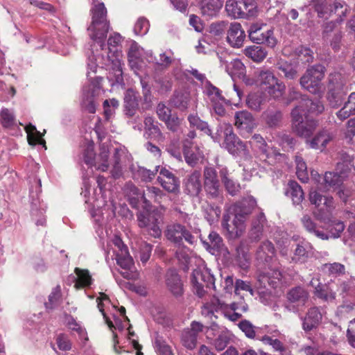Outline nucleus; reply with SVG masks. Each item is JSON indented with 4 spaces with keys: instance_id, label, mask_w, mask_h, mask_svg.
Masks as SVG:
<instances>
[{
    "instance_id": "1",
    "label": "nucleus",
    "mask_w": 355,
    "mask_h": 355,
    "mask_svg": "<svg viewBox=\"0 0 355 355\" xmlns=\"http://www.w3.org/2000/svg\"><path fill=\"white\" fill-rule=\"evenodd\" d=\"M92 21L87 27L90 39L97 44L101 49V58L102 64L110 67L113 70V77L116 83L123 80V71L121 67V51L119 45L121 42V36L119 33L111 35L107 43L104 40L110 28V23L107 18V9L103 3L93 0V6L91 9Z\"/></svg>"
},
{
    "instance_id": "2",
    "label": "nucleus",
    "mask_w": 355,
    "mask_h": 355,
    "mask_svg": "<svg viewBox=\"0 0 355 355\" xmlns=\"http://www.w3.org/2000/svg\"><path fill=\"white\" fill-rule=\"evenodd\" d=\"M211 139L220 144L221 148H225L230 154L241 157L245 161L252 158L247 144L243 142L234 134L230 123L221 122L216 128V131L211 135Z\"/></svg>"
},
{
    "instance_id": "3",
    "label": "nucleus",
    "mask_w": 355,
    "mask_h": 355,
    "mask_svg": "<svg viewBox=\"0 0 355 355\" xmlns=\"http://www.w3.org/2000/svg\"><path fill=\"white\" fill-rule=\"evenodd\" d=\"M252 213V208L245 202H237L229 209V214L225 216L222 223L232 239L241 236L245 230V221Z\"/></svg>"
},
{
    "instance_id": "4",
    "label": "nucleus",
    "mask_w": 355,
    "mask_h": 355,
    "mask_svg": "<svg viewBox=\"0 0 355 355\" xmlns=\"http://www.w3.org/2000/svg\"><path fill=\"white\" fill-rule=\"evenodd\" d=\"M200 232L199 228L173 222L166 227L164 235L176 247H182L184 241L191 245H195L198 237H200Z\"/></svg>"
},
{
    "instance_id": "5",
    "label": "nucleus",
    "mask_w": 355,
    "mask_h": 355,
    "mask_svg": "<svg viewBox=\"0 0 355 355\" xmlns=\"http://www.w3.org/2000/svg\"><path fill=\"white\" fill-rule=\"evenodd\" d=\"M110 251L113 254L112 258L114 259L113 257H114L116 263L121 268L125 270V271L121 272V275L127 279H132V275L128 270L131 269L134 264L133 260L129 254L127 246L119 237L115 236L113 239L108 254H110Z\"/></svg>"
},
{
    "instance_id": "6",
    "label": "nucleus",
    "mask_w": 355,
    "mask_h": 355,
    "mask_svg": "<svg viewBox=\"0 0 355 355\" xmlns=\"http://www.w3.org/2000/svg\"><path fill=\"white\" fill-rule=\"evenodd\" d=\"M202 93L207 105L218 116L225 114L224 103L225 97L222 95V91L214 85L210 81H205L202 86Z\"/></svg>"
},
{
    "instance_id": "7",
    "label": "nucleus",
    "mask_w": 355,
    "mask_h": 355,
    "mask_svg": "<svg viewBox=\"0 0 355 355\" xmlns=\"http://www.w3.org/2000/svg\"><path fill=\"white\" fill-rule=\"evenodd\" d=\"M291 123L293 131L299 137L309 139L318 127V121L310 119L304 121L303 114L299 112V107H295L291 111Z\"/></svg>"
},
{
    "instance_id": "8",
    "label": "nucleus",
    "mask_w": 355,
    "mask_h": 355,
    "mask_svg": "<svg viewBox=\"0 0 355 355\" xmlns=\"http://www.w3.org/2000/svg\"><path fill=\"white\" fill-rule=\"evenodd\" d=\"M254 0H227L225 10L229 16L234 18H248L257 13Z\"/></svg>"
},
{
    "instance_id": "9",
    "label": "nucleus",
    "mask_w": 355,
    "mask_h": 355,
    "mask_svg": "<svg viewBox=\"0 0 355 355\" xmlns=\"http://www.w3.org/2000/svg\"><path fill=\"white\" fill-rule=\"evenodd\" d=\"M191 282L196 293L201 297L205 293L204 287L209 288L214 286L215 279L211 270L203 266L193 270Z\"/></svg>"
},
{
    "instance_id": "10",
    "label": "nucleus",
    "mask_w": 355,
    "mask_h": 355,
    "mask_svg": "<svg viewBox=\"0 0 355 355\" xmlns=\"http://www.w3.org/2000/svg\"><path fill=\"white\" fill-rule=\"evenodd\" d=\"M325 68L321 64H317L308 69L300 78V85L311 93L319 91L321 80L324 76Z\"/></svg>"
},
{
    "instance_id": "11",
    "label": "nucleus",
    "mask_w": 355,
    "mask_h": 355,
    "mask_svg": "<svg viewBox=\"0 0 355 355\" xmlns=\"http://www.w3.org/2000/svg\"><path fill=\"white\" fill-rule=\"evenodd\" d=\"M250 40L258 44H265L269 47H274L277 44V40L274 36L272 29L264 30V27L259 24H252L248 31Z\"/></svg>"
},
{
    "instance_id": "12",
    "label": "nucleus",
    "mask_w": 355,
    "mask_h": 355,
    "mask_svg": "<svg viewBox=\"0 0 355 355\" xmlns=\"http://www.w3.org/2000/svg\"><path fill=\"white\" fill-rule=\"evenodd\" d=\"M206 334L209 343L218 351L223 350L229 343V333L215 323L207 328Z\"/></svg>"
},
{
    "instance_id": "13",
    "label": "nucleus",
    "mask_w": 355,
    "mask_h": 355,
    "mask_svg": "<svg viewBox=\"0 0 355 355\" xmlns=\"http://www.w3.org/2000/svg\"><path fill=\"white\" fill-rule=\"evenodd\" d=\"M158 215L156 213L143 212L137 215L138 225L149 235L157 238L161 235Z\"/></svg>"
},
{
    "instance_id": "14",
    "label": "nucleus",
    "mask_w": 355,
    "mask_h": 355,
    "mask_svg": "<svg viewBox=\"0 0 355 355\" xmlns=\"http://www.w3.org/2000/svg\"><path fill=\"white\" fill-rule=\"evenodd\" d=\"M204 188L210 198H217L220 196V182L216 171L212 167H206L203 172Z\"/></svg>"
},
{
    "instance_id": "15",
    "label": "nucleus",
    "mask_w": 355,
    "mask_h": 355,
    "mask_svg": "<svg viewBox=\"0 0 355 355\" xmlns=\"http://www.w3.org/2000/svg\"><path fill=\"white\" fill-rule=\"evenodd\" d=\"M204 326L200 322L193 321L190 327L184 329L181 334V343L188 349H193L197 345L198 337L203 331Z\"/></svg>"
},
{
    "instance_id": "16",
    "label": "nucleus",
    "mask_w": 355,
    "mask_h": 355,
    "mask_svg": "<svg viewBox=\"0 0 355 355\" xmlns=\"http://www.w3.org/2000/svg\"><path fill=\"white\" fill-rule=\"evenodd\" d=\"M234 119V125L242 135L251 133L257 126L254 116L246 110L236 112Z\"/></svg>"
},
{
    "instance_id": "17",
    "label": "nucleus",
    "mask_w": 355,
    "mask_h": 355,
    "mask_svg": "<svg viewBox=\"0 0 355 355\" xmlns=\"http://www.w3.org/2000/svg\"><path fill=\"white\" fill-rule=\"evenodd\" d=\"M165 284L167 290L175 298H179L184 294V284L177 271L168 270L165 275Z\"/></svg>"
},
{
    "instance_id": "18",
    "label": "nucleus",
    "mask_w": 355,
    "mask_h": 355,
    "mask_svg": "<svg viewBox=\"0 0 355 355\" xmlns=\"http://www.w3.org/2000/svg\"><path fill=\"white\" fill-rule=\"evenodd\" d=\"M184 191L191 197H198L202 191L201 173L195 170L187 175L183 181Z\"/></svg>"
},
{
    "instance_id": "19",
    "label": "nucleus",
    "mask_w": 355,
    "mask_h": 355,
    "mask_svg": "<svg viewBox=\"0 0 355 355\" xmlns=\"http://www.w3.org/2000/svg\"><path fill=\"white\" fill-rule=\"evenodd\" d=\"M157 181L169 193H176L180 189L179 179L168 169L160 167Z\"/></svg>"
},
{
    "instance_id": "20",
    "label": "nucleus",
    "mask_w": 355,
    "mask_h": 355,
    "mask_svg": "<svg viewBox=\"0 0 355 355\" xmlns=\"http://www.w3.org/2000/svg\"><path fill=\"white\" fill-rule=\"evenodd\" d=\"M275 262L270 265H266L265 271H262L258 277L259 282L264 287L266 284L273 288L276 287L282 277V272L276 267Z\"/></svg>"
},
{
    "instance_id": "21",
    "label": "nucleus",
    "mask_w": 355,
    "mask_h": 355,
    "mask_svg": "<svg viewBox=\"0 0 355 355\" xmlns=\"http://www.w3.org/2000/svg\"><path fill=\"white\" fill-rule=\"evenodd\" d=\"M288 301L292 304L295 311H299L303 308L309 298V292L302 286L291 288L286 295Z\"/></svg>"
},
{
    "instance_id": "22",
    "label": "nucleus",
    "mask_w": 355,
    "mask_h": 355,
    "mask_svg": "<svg viewBox=\"0 0 355 355\" xmlns=\"http://www.w3.org/2000/svg\"><path fill=\"white\" fill-rule=\"evenodd\" d=\"M256 258L259 264L270 265L275 259V248L272 242L265 241L258 247Z\"/></svg>"
},
{
    "instance_id": "23",
    "label": "nucleus",
    "mask_w": 355,
    "mask_h": 355,
    "mask_svg": "<svg viewBox=\"0 0 355 355\" xmlns=\"http://www.w3.org/2000/svg\"><path fill=\"white\" fill-rule=\"evenodd\" d=\"M295 107H299V112L302 114L307 113L318 115L324 110V106L320 99L315 98L312 100L306 96L302 97Z\"/></svg>"
},
{
    "instance_id": "24",
    "label": "nucleus",
    "mask_w": 355,
    "mask_h": 355,
    "mask_svg": "<svg viewBox=\"0 0 355 355\" xmlns=\"http://www.w3.org/2000/svg\"><path fill=\"white\" fill-rule=\"evenodd\" d=\"M322 315L320 309L317 306L309 308L304 317L302 318V329L305 331H310L316 329L321 323Z\"/></svg>"
},
{
    "instance_id": "25",
    "label": "nucleus",
    "mask_w": 355,
    "mask_h": 355,
    "mask_svg": "<svg viewBox=\"0 0 355 355\" xmlns=\"http://www.w3.org/2000/svg\"><path fill=\"white\" fill-rule=\"evenodd\" d=\"M245 38V31L239 23H232L227 33V41L234 48L241 47Z\"/></svg>"
},
{
    "instance_id": "26",
    "label": "nucleus",
    "mask_w": 355,
    "mask_h": 355,
    "mask_svg": "<svg viewBox=\"0 0 355 355\" xmlns=\"http://www.w3.org/2000/svg\"><path fill=\"white\" fill-rule=\"evenodd\" d=\"M267 225V220L263 213L259 212L253 217L249 236L251 241H258L263 236Z\"/></svg>"
},
{
    "instance_id": "27",
    "label": "nucleus",
    "mask_w": 355,
    "mask_h": 355,
    "mask_svg": "<svg viewBox=\"0 0 355 355\" xmlns=\"http://www.w3.org/2000/svg\"><path fill=\"white\" fill-rule=\"evenodd\" d=\"M131 191L134 195L140 194L141 200L147 206H149L152 202L159 203L161 199L164 196L160 189L155 187H147L142 193H139V189L132 185Z\"/></svg>"
},
{
    "instance_id": "28",
    "label": "nucleus",
    "mask_w": 355,
    "mask_h": 355,
    "mask_svg": "<svg viewBox=\"0 0 355 355\" xmlns=\"http://www.w3.org/2000/svg\"><path fill=\"white\" fill-rule=\"evenodd\" d=\"M334 137V135L330 130L323 128L306 143L311 148L322 150Z\"/></svg>"
},
{
    "instance_id": "29",
    "label": "nucleus",
    "mask_w": 355,
    "mask_h": 355,
    "mask_svg": "<svg viewBox=\"0 0 355 355\" xmlns=\"http://www.w3.org/2000/svg\"><path fill=\"white\" fill-rule=\"evenodd\" d=\"M250 144L260 159L266 160L269 156L270 147L264 138L259 134H254L252 137Z\"/></svg>"
},
{
    "instance_id": "30",
    "label": "nucleus",
    "mask_w": 355,
    "mask_h": 355,
    "mask_svg": "<svg viewBox=\"0 0 355 355\" xmlns=\"http://www.w3.org/2000/svg\"><path fill=\"white\" fill-rule=\"evenodd\" d=\"M209 242L204 241L202 238L198 237L202 241L204 247L212 254L222 252L224 248L223 239L216 232H211L208 236Z\"/></svg>"
},
{
    "instance_id": "31",
    "label": "nucleus",
    "mask_w": 355,
    "mask_h": 355,
    "mask_svg": "<svg viewBox=\"0 0 355 355\" xmlns=\"http://www.w3.org/2000/svg\"><path fill=\"white\" fill-rule=\"evenodd\" d=\"M223 4V0H202L200 3L201 13L207 19L216 17L220 10Z\"/></svg>"
},
{
    "instance_id": "32",
    "label": "nucleus",
    "mask_w": 355,
    "mask_h": 355,
    "mask_svg": "<svg viewBox=\"0 0 355 355\" xmlns=\"http://www.w3.org/2000/svg\"><path fill=\"white\" fill-rule=\"evenodd\" d=\"M144 135L147 139L160 141L164 138L157 122H155L154 119L151 116H146L144 119Z\"/></svg>"
},
{
    "instance_id": "33",
    "label": "nucleus",
    "mask_w": 355,
    "mask_h": 355,
    "mask_svg": "<svg viewBox=\"0 0 355 355\" xmlns=\"http://www.w3.org/2000/svg\"><path fill=\"white\" fill-rule=\"evenodd\" d=\"M139 107V97L133 89H128L124 96V112L128 116H133Z\"/></svg>"
},
{
    "instance_id": "34",
    "label": "nucleus",
    "mask_w": 355,
    "mask_h": 355,
    "mask_svg": "<svg viewBox=\"0 0 355 355\" xmlns=\"http://www.w3.org/2000/svg\"><path fill=\"white\" fill-rule=\"evenodd\" d=\"M309 200L311 204L315 205L318 207L322 205L325 206L327 212L331 211L334 207L333 198L323 196L318 191H311L310 192Z\"/></svg>"
},
{
    "instance_id": "35",
    "label": "nucleus",
    "mask_w": 355,
    "mask_h": 355,
    "mask_svg": "<svg viewBox=\"0 0 355 355\" xmlns=\"http://www.w3.org/2000/svg\"><path fill=\"white\" fill-rule=\"evenodd\" d=\"M338 159L336 170L341 175L347 176L354 166L353 159L347 153L342 151L339 153Z\"/></svg>"
},
{
    "instance_id": "36",
    "label": "nucleus",
    "mask_w": 355,
    "mask_h": 355,
    "mask_svg": "<svg viewBox=\"0 0 355 355\" xmlns=\"http://www.w3.org/2000/svg\"><path fill=\"white\" fill-rule=\"evenodd\" d=\"M346 176L341 175L338 171L336 172H326L323 181L327 189H333L336 190L343 185L344 178Z\"/></svg>"
},
{
    "instance_id": "37",
    "label": "nucleus",
    "mask_w": 355,
    "mask_h": 355,
    "mask_svg": "<svg viewBox=\"0 0 355 355\" xmlns=\"http://www.w3.org/2000/svg\"><path fill=\"white\" fill-rule=\"evenodd\" d=\"M244 54L254 62H261L266 58L268 52L261 46L252 45L244 49Z\"/></svg>"
},
{
    "instance_id": "38",
    "label": "nucleus",
    "mask_w": 355,
    "mask_h": 355,
    "mask_svg": "<svg viewBox=\"0 0 355 355\" xmlns=\"http://www.w3.org/2000/svg\"><path fill=\"white\" fill-rule=\"evenodd\" d=\"M285 194L289 196L295 205H300L304 199L302 187L295 181H290Z\"/></svg>"
},
{
    "instance_id": "39",
    "label": "nucleus",
    "mask_w": 355,
    "mask_h": 355,
    "mask_svg": "<svg viewBox=\"0 0 355 355\" xmlns=\"http://www.w3.org/2000/svg\"><path fill=\"white\" fill-rule=\"evenodd\" d=\"M126 156V150L124 148H115L114 153V162L111 170L112 176L116 179L122 175L121 162L122 159Z\"/></svg>"
},
{
    "instance_id": "40",
    "label": "nucleus",
    "mask_w": 355,
    "mask_h": 355,
    "mask_svg": "<svg viewBox=\"0 0 355 355\" xmlns=\"http://www.w3.org/2000/svg\"><path fill=\"white\" fill-rule=\"evenodd\" d=\"M191 96L188 92H175L171 99V105L181 110H186L189 105Z\"/></svg>"
},
{
    "instance_id": "41",
    "label": "nucleus",
    "mask_w": 355,
    "mask_h": 355,
    "mask_svg": "<svg viewBox=\"0 0 355 355\" xmlns=\"http://www.w3.org/2000/svg\"><path fill=\"white\" fill-rule=\"evenodd\" d=\"M326 232L327 239L330 238L336 239L340 236L341 233L345 229V225L343 222L329 220L328 223H324L322 227Z\"/></svg>"
},
{
    "instance_id": "42",
    "label": "nucleus",
    "mask_w": 355,
    "mask_h": 355,
    "mask_svg": "<svg viewBox=\"0 0 355 355\" xmlns=\"http://www.w3.org/2000/svg\"><path fill=\"white\" fill-rule=\"evenodd\" d=\"M315 295L324 302H331L336 300V293L327 285H322L318 283L314 291Z\"/></svg>"
},
{
    "instance_id": "43",
    "label": "nucleus",
    "mask_w": 355,
    "mask_h": 355,
    "mask_svg": "<svg viewBox=\"0 0 355 355\" xmlns=\"http://www.w3.org/2000/svg\"><path fill=\"white\" fill-rule=\"evenodd\" d=\"M226 71L232 76L243 78L245 75V67L239 59L232 60L226 65Z\"/></svg>"
},
{
    "instance_id": "44",
    "label": "nucleus",
    "mask_w": 355,
    "mask_h": 355,
    "mask_svg": "<svg viewBox=\"0 0 355 355\" xmlns=\"http://www.w3.org/2000/svg\"><path fill=\"white\" fill-rule=\"evenodd\" d=\"M309 243L305 241L299 243L294 250L292 261L294 262L304 263L309 257Z\"/></svg>"
},
{
    "instance_id": "45",
    "label": "nucleus",
    "mask_w": 355,
    "mask_h": 355,
    "mask_svg": "<svg viewBox=\"0 0 355 355\" xmlns=\"http://www.w3.org/2000/svg\"><path fill=\"white\" fill-rule=\"evenodd\" d=\"M302 223L304 227L310 233L313 234L318 238L322 240H327V234L324 231L320 230L317 228L315 223L313 221L311 217L308 215L304 216L302 219Z\"/></svg>"
},
{
    "instance_id": "46",
    "label": "nucleus",
    "mask_w": 355,
    "mask_h": 355,
    "mask_svg": "<svg viewBox=\"0 0 355 355\" xmlns=\"http://www.w3.org/2000/svg\"><path fill=\"white\" fill-rule=\"evenodd\" d=\"M187 120L191 128H196L204 132L205 134L211 137L212 134L211 129L209 128L208 123L200 119L196 114H191L188 116Z\"/></svg>"
},
{
    "instance_id": "47",
    "label": "nucleus",
    "mask_w": 355,
    "mask_h": 355,
    "mask_svg": "<svg viewBox=\"0 0 355 355\" xmlns=\"http://www.w3.org/2000/svg\"><path fill=\"white\" fill-rule=\"evenodd\" d=\"M75 273L77 275V280L75 286L76 288L88 287L92 283V278L88 270L75 268Z\"/></svg>"
},
{
    "instance_id": "48",
    "label": "nucleus",
    "mask_w": 355,
    "mask_h": 355,
    "mask_svg": "<svg viewBox=\"0 0 355 355\" xmlns=\"http://www.w3.org/2000/svg\"><path fill=\"white\" fill-rule=\"evenodd\" d=\"M108 146L105 144H102L100 146V153L98 158V162L96 163L97 169L102 171H106L108 169V157H109Z\"/></svg>"
},
{
    "instance_id": "49",
    "label": "nucleus",
    "mask_w": 355,
    "mask_h": 355,
    "mask_svg": "<svg viewBox=\"0 0 355 355\" xmlns=\"http://www.w3.org/2000/svg\"><path fill=\"white\" fill-rule=\"evenodd\" d=\"M345 80L340 73H331L329 77L328 89L344 91Z\"/></svg>"
},
{
    "instance_id": "50",
    "label": "nucleus",
    "mask_w": 355,
    "mask_h": 355,
    "mask_svg": "<svg viewBox=\"0 0 355 355\" xmlns=\"http://www.w3.org/2000/svg\"><path fill=\"white\" fill-rule=\"evenodd\" d=\"M323 268L328 272L329 275L335 277L340 276L345 273V266L338 262L325 263L323 265Z\"/></svg>"
},
{
    "instance_id": "51",
    "label": "nucleus",
    "mask_w": 355,
    "mask_h": 355,
    "mask_svg": "<svg viewBox=\"0 0 355 355\" xmlns=\"http://www.w3.org/2000/svg\"><path fill=\"white\" fill-rule=\"evenodd\" d=\"M344 94L345 91H336L332 89H328L327 99L331 106L333 107H338L343 101Z\"/></svg>"
},
{
    "instance_id": "52",
    "label": "nucleus",
    "mask_w": 355,
    "mask_h": 355,
    "mask_svg": "<svg viewBox=\"0 0 355 355\" xmlns=\"http://www.w3.org/2000/svg\"><path fill=\"white\" fill-rule=\"evenodd\" d=\"M61 301V289L60 286L55 287L49 295V301L45 303L46 309H52L58 306Z\"/></svg>"
},
{
    "instance_id": "53",
    "label": "nucleus",
    "mask_w": 355,
    "mask_h": 355,
    "mask_svg": "<svg viewBox=\"0 0 355 355\" xmlns=\"http://www.w3.org/2000/svg\"><path fill=\"white\" fill-rule=\"evenodd\" d=\"M282 117V112L277 110H268L264 113L266 122L270 127L277 126L280 122Z\"/></svg>"
},
{
    "instance_id": "54",
    "label": "nucleus",
    "mask_w": 355,
    "mask_h": 355,
    "mask_svg": "<svg viewBox=\"0 0 355 355\" xmlns=\"http://www.w3.org/2000/svg\"><path fill=\"white\" fill-rule=\"evenodd\" d=\"M285 85L277 80L273 85L268 86V88H264L268 94L274 98H278L282 96L285 92Z\"/></svg>"
},
{
    "instance_id": "55",
    "label": "nucleus",
    "mask_w": 355,
    "mask_h": 355,
    "mask_svg": "<svg viewBox=\"0 0 355 355\" xmlns=\"http://www.w3.org/2000/svg\"><path fill=\"white\" fill-rule=\"evenodd\" d=\"M263 103L262 96L259 94L254 93L248 95L246 103L251 110L259 111L261 110V105Z\"/></svg>"
},
{
    "instance_id": "56",
    "label": "nucleus",
    "mask_w": 355,
    "mask_h": 355,
    "mask_svg": "<svg viewBox=\"0 0 355 355\" xmlns=\"http://www.w3.org/2000/svg\"><path fill=\"white\" fill-rule=\"evenodd\" d=\"M239 327L240 329L244 332L245 336L250 338L256 337V332L259 328L254 327L250 321L247 320H242L239 322Z\"/></svg>"
},
{
    "instance_id": "57",
    "label": "nucleus",
    "mask_w": 355,
    "mask_h": 355,
    "mask_svg": "<svg viewBox=\"0 0 355 355\" xmlns=\"http://www.w3.org/2000/svg\"><path fill=\"white\" fill-rule=\"evenodd\" d=\"M159 169V166H157L153 171L147 169L144 167H139L137 170V175L143 181L150 182L154 179Z\"/></svg>"
},
{
    "instance_id": "58",
    "label": "nucleus",
    "mask_w": 355,
    "mask_h": 355,
    "mask_svg": "<svg viewBox=\"0 0 355 355\" xmlns=\"http://www.w3.org/2000/svg\"><path fill=\"white\" fill-rule=\"evenodd\" d=\"M101 53L99 55H92V57L89 58V62L87 63V67L88 69L90 70L92 72L96 73L97 67L99 65H101V67H106L109 71L110 75L113 76V70L111 69L110 67L105 66L102 64V61L101 58Z\"/></svg>"
},
{
    "instance_id": "59",
    "label": "nucleus",
    "mask_w": 355,
    "mask_h": 355,
    "mask_svg": "<svg viewBox=\"0 0 355 355\" xmlns=\"http://www.w3.org/2000/svg\"><path fill=\"white\" fill-rule=\"evenodd\" d=\"M259 78L261 84L266 86L264 88H268V86L273 85L278 80L273 73L268 70L261 71Z\"/></svg>"
},
{
    "instance_id": "60",
    "label": "nucleus",
    "mask_w": 355,
    "mask_h": 355,
    "mask_svg": "<svg viewBox=\"0 0 355 355\" xmlns=\"http://www.w3.org/2000/svg\"><path fill=\"white\" fill-rule=\"evenodd\" d=\"M149 26L148 21L144 17H140L135 24L134 32L137 35H144L148 33Z\"/></svg>"
},
{
    "instance_id": "61",
    "label": "nucleus",
    "mask_w": 355,
    "mask_h": 355,
    "mask_svg": "<svg viewBox=\"0 0 355 355\" xmlns=\"http://www.w3.org/2000/svg\"><path fill=\"white\" fill-rule=\"evenodd\" d=\"M82 106L89 113H94L96 112V103L94 102L93 93L90 94L89 92L87 94L84 92Z\"/></svg>"
},
{
    "instance_id": "62",
    "label": "nucleus",
    "mask_w": 355,
    "mask_h": 355,
    "mask_svg": "<svg viewBox=\"0 0 355 355\" xmlns=\"http://www.w3.org/2000/svg\"><path fill=\"white\" fill-rule=\"evenodd\" d=\"M257 339L261 340L263 343L266 345H271L275 351H284V347L283 346L282 343L278 339H273L272 338L268 336H262L261 338L257 336Z\"/></svg>"
},
{
    "instance_id": "63",
    "label": "nucleus",
    "mask_w": 355,
    "mask_h": 355,
    "mask_svg": "<svg viewBox=\"0 0 355 355\" xmlns=\"http://www.w3.org/2000/svg\"><path fill=\"white\" fill-rule=\"evenodd\" d=\"M279 71L284 74L285 78L291 80L295 79L297 76V70L296 67L289 64H282Z\"/></svg>"
},
{
    "instance_id": "64",
    "label": "nucleus",
    "mask_w": 355,
    "mask_h": 355,
    "mask_svg": "<svg viewBox=\"0 0 355 355\" xmlns=\"http://www.w3.org/2000/svg\"><path fill=\"white\" fill-rule=\"evenodd\" d=\"M345 138L352 144H355V118L350 119L347 123Z\"/></svg>"
}]
</instances>
